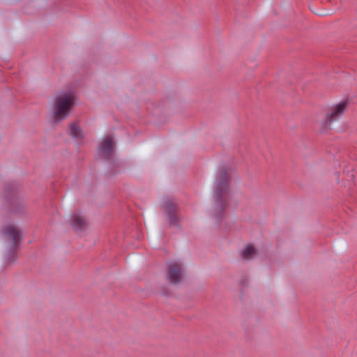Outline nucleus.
<instances>
[{
    "label": "nucleus",
    "instance_id": "1",
    "mask_svg": "<svg viewBox=\"0 0 357 357\" xmlns=\"http://www.w3.org/2000/svg\"><path fill=\"white\" fill-rule=\"evenodd\" d=\"M75 100L73 92H66L56 96L52 107L51 116L54 121H61L69 114Z\"/></svg>",
    "mask_w": 357,
    "mask_h": 357
},
{
    "label": "nucleus",
    "instance_id": "2",
    "mask_svg": "<svg viewBox=\"0 0 357 357\" xmlns=\"http://www.w3.org/2000/svg\"><path fill=\"white\" fill-rule=\"evenodd\" d=\"M228 178L229 174L226 172H222L215 191V203L221 211L225 208L229 197Z\"/></svg>",
    "mask_w": 357,
    "mask_h": 357
},
{
    "label": "nucleus",
    "instance_id": "3",
    "mask_svg": "<svg viewBox=\"0 0 357 357\" xmlns=\"http://www.w3.org/2000/svg\"><path fill=\"white\" fill-rule=\"evenodd\" d=\"M3 235L4 239L8 242V248L13 250L21 241V231L14 225H8L5 227Z\"/></svg>",
    "mask_w": 357,
    "mask_h": 357
},
{
    "label": "nucleus",
    "instance_id": "4",
    "mask_svg": "<svg viewBox=\"0 0 357 357\" xmlns=\"http://www.w3.org/2000/svg\"><path fill=\"white\" fill-rule=\"evenodd\" d=\"M183 276V264L180 261H172L169 264L168 277L174 284L178 283Z\"/></svg>",
    "mask_w": 357,
    "mask_h": 357
},
{
    "label": "nucleus",
    "instance_id": "5",
    "mask_svg": "<svg viewBox=\"0 0 357 357\" xmlns=\"http://www.w3.org/2000/svg\"><path fill=\"white\" fill-rule=\"evenodd\" d=\"M347 100H344L331 107L326 116V123H331V121H335L341 118L347 107Z\"/></svg>",
    "mask_w": 357,
    "mask_h": 357
},
{
    "label": "nucleus",
    "instance_id": "6",
    "mask_svg": "<svg viewBox=\"0 0 357 357\" xmlns=\"http://www.w3.org/2000/svg\"><path fill=\"white\" fill-rule=\"evenodd\" d=\"M113 141L109 137L102 140L99 146L100 153L105 158H109L113 152Z\"/></svg>",
    "mask_w": 357,
    "mask_h": 357
},
{
    "label": "nucleus",
    "instance_id": "7",
    "mask_svg": "<svg viewBox=\"0 0 357 357\" xmlns=\"http://www.w3.org/2000/svg\"><path fill=\"white\" fill-rule=\"evenodd\" d=\"M70 222L76 231H82L86 225L84 217L79 213L73 214L70 218Z\"/></svg>",
    "mask_w": 357,
    "mask_h": 357
},
{
    "label": "nucleus",
    "instance_id": "8",
    "mask_svg": "<svg viewBox=\"0 0 357 357\" xmlns=\"http://www.w3.org/2000/svg\"><path fill=\"white\" fill-rule=\"evenodd\" d=\"M257 255V250L252 245H246L241 251V257L243 259L250 260Z\"/></svg>",
    "mask_w": 357,
    "mask_h": 357
},
{
    "label": "nucleus",
    "instance_id": "9",
    "mask_svg": "<svg viewBox=\"0 0 357 357\" xmlns=\"http://www.w3.org/2000/svg\"><path fill=\"white\" fill-rule=\"evenodd\" d=\"M70 133L73 137L76 139H82L84 137V133L77 123H73L69 127Z\"/></svg>",
    "mask_w": 357,
    "mask_h": 357
},
{
    "label": "nucleus",
    "instance_id": "10",
    "mask_svg": "<svg viewBox=\"0 0 357 357\" xmlns=\"http://www.w3.org/2000/svg\"><path fill=\"white\" fill-rule=\"evenodd\" d=\"M167 208H169V221L172 224H176L177 220H178V218L177 216L174 213V206L170 203V202H168L167 204V206H166Z\"/></svg>",
    "mask_w": 357,
    "mask_h": 357
}]
</instances>
